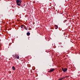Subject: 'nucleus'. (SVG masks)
Wrapping results in <instances>:
<instances>
[{"label":"nucleus","mask_w":80,"mask_h":80,"mask_svg":"<svg viewBox=\"0 0 80 80\" xmlns=\"http://www.w3.org/2000/svg\"><path fill=\"white\" fill-rule=\"evenodd\" d=\"M25 27V26L22 25L21 26V28H24Z\"/></svg>","instance_id":"nucleus-5"},{"label":"nucleus","mask_w":80,"mask_h":80,"mask_svg":"<svg viewBox=\"0 0 80 80\" xmlns=\"http://www.w3.org/2000/svg\"><path fill=\"white\" fill-rule=\"evenodd\" d=\"M24 28L25 30H28V28H26V26L25 27L24 26Z\"/></svg>","instance_id":"nucleus-10"},{"label":"nucleus","mask_w":80,"mask_h":80,"mask_svg":"<svg viewBox=\"0 0 80 80\" xmlns=\"http://www.w3.org/2000/svg\"><path fill=\"white\" fill-rule=\"evenodd\" d=\"M15 57H16L17 59H19V56L18 54H16Z\"/></svg>","instance_id":"nucleus-4"},{"label":"nucleus","mask_w":80,"mask_h":80,"mask_svg":"<svg viewBox=\"0 0 80 80\" xmlns=\"http://www.w3.org/2000/svg\"><path fill=\"white\" fill-rule=\"evenodd\" d=\"M17 4L19 6L21 5V3H22V1L21 0H16Z\"/></svg>","instance_id":"nucleus-1"},{"label":"nucleus","mask_w":80,"mask_h":80,"mask_svg":"<svg viewBox=\"0 0 80 80\" xmlns=\"http://www.w3.org/2000/svg\"><path fill=\"white\" fill-rule=\"evenodd\" d=\"M63 78H64V77L62 78H60V80H62V79H63Z\"/></svg>","instance_id":"nucleus-11"},{"label":"nucleus","mask_w":80,"mask_h":80,"mask_svg":"<svg viewBox=\"0 0 80 80\" xmlns=\"http://www.w3.org/2000/svg\"><path fill=\"white\" fill-rule=\"evenodd\" d=\"M12 23H14V22H12Z\"/></svg>","instance_id":"nucleus-14"},{"label":"nucleus","mask_w":80,"mask_h":80,"mask_svg":"<svg viewBox=\"0 0 80 80\" xmlns=\"http://www.w3.org/2000/svg\"><path fill=\"white\" fill-rule=\"evenodd\" d=\"M27 35L28 36H29L30 35V33L29 32H28L27 33Z\"/></svg>","instance_id":"nucleus-6"},{"label":"nucleus","mask_w":80,"mask_h":80,"mask_svg":"<svg viewBox=\"0 0 80 80\" xmlns=\"http://www.w3.org/2000/svg\"><path fill=\"white\" fill-rule=\"evenodd\" d=\"M28 80H30L28 79Z\"/></svg>","instance_id":"nucleus-15"},{"label":"nucleus","mask_w":80,"mask_h":80,"mask_svg":"<svg viewBox=\"0 0 80 80\" xmlns=\"http://www.w3.org/2000/svg\"><path fill=\"white\" fill-rule=\"evenodd\" d=\"M67 22V20H65L64 21L63 23H65V22Z\"/></svg>","instance_id":"nucleus-12"},{"label":"nucleus","mask_w":80,"mask_h":80,"mask_svg":"<svg viewBox=\"0 0 80 80\" xmlns=\"http://www.w3.org/2000/svg\"><path fill=\"white\" fill-rule=\"evenodd\" d=\"M58 80H61L60 79H59Z\"/></svg>","instance_id":"nucleus-13"},{"label":"nucleus","mask_w":80,"mask_h":80,"mask_svg":"<svg viewBox=\"0 0 80 80\" xmlns=\"http://www.w3.org/2000/svg\"><path fill=\"white\" fill-rule=\"evenodd\" d=\"M12 69H13V70H15V68L14 66H12Z\"/></svg>","instance_id":"nucleus-7"},{"label":"nucleus","mask_w":80,"mask_h":80,"mask_svg":"<svg viewBox=\"0 0 80 80\" xmlns=\"http://www.w3.org/2000/svg\"><path fill=\"white\" fill-rule=\"evenodd\" d=\"M54 70H55V69L53 68L52 69H51L48 72H52L54 71Z\"/></svg>","instance_id":"nucleus-3"},{"label":"nucleus","mask_w":80,"mask_h":80,"mask_svg":"<svg viewBox=\"0 0 80 80\" xmlns=\"http://www.w3.org/2000/svg\"><path fill=\"white\" fill-rule=\"evenodd\" d=\"M67 70H68L67 68H62V70L63 72H67Z\"/></svg>","instance_id":"nucleus-2"},{"label":"nucleus","mask_w":80,"mask_h":80,"mask_svg":"<svg viewBox=\"0 0 80 80\" xmlns=\"http://www.w3.org/2000/svg\"><path fill=\"white\" fill-rule=\"evenodd\" d=\"M68 77H69V76H65V77H64V78H68Z\"/></svg>","instance_id":"nucleus-9"},{"label":"nucleus","mask_w":80,"mask_h":80,"mask_svg":"<svg viewBox=\"0 0 80 80\" xmlns=\"http://www.w3.org/2000/svg\"><path fill=\"white\" fill-rule=\"evenodd\" d=\"M55 27H56V28H55V29H57V28H58V26H57V25H55Z\"/></svg>","instance_id":"nucleus-8"}]
</instances>
